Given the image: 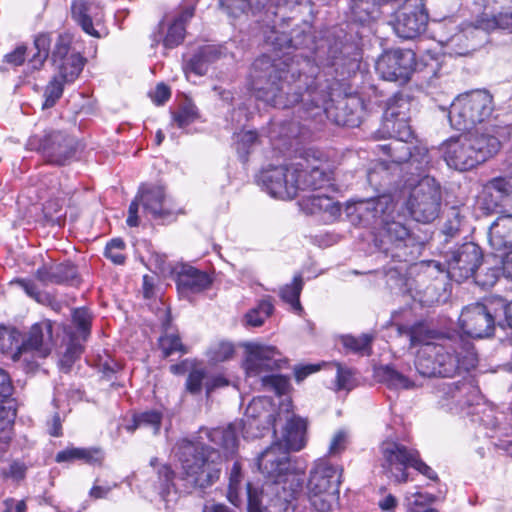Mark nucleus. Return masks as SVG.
I'll list each match as a JSON object with an SVG mask.
<instances>
[{
  "mask_svg": "<svg viewBox=\"0 0 512 512\" xmlns=\"http://www.w3.org/2000/svg\"><path fill=\"white\" fill-rule=\"evenodd\" d=\"M313 19L293 22L289 33L275 27L265 32V52L254 60L250 82L276 106L297 102L303 89L343 62L344 54L362 51V35L352 24L339 23L316 35Z\"/></svg>",
  "mask_w": 512,
  "mask_h": 512,
  "instance_id": "obj_1",
  "label": "nucleus"
},
{
  "mask_svg": "<svg viewBox=\"0 0 512 512\" xmlns=\"http://www.w3.org/2000/svg\"><path fill=\"white\" fill-rule=\"evenodd\" d=\"M352 54H344L343 62L303 89L307 95L301 109L305 119L322 121L325 116L338 126L350 128L361 124L366 105L352 80L359 71L362 51L354 56Z\"/></svg>",
  "mask_w": 512,
  "mask_h": 512,
  "instance_id": "obj_2",
  "label": "nucleus"
},
{
  "mask_svg": "<svg viewBox=\"0 0 512 512\" xmlns=\"http://www.w3.org/2000/svg\"><path fill=\"white\" fill-rule=\"evenodd\" d=\"M477 364L474 344L457 331L448 332L437 343H425L415 358L417 372L427 378H451L473 370Z\"/></svg>",
  "mask_w": 512,
  "mask_h": 512,
  "instance_id": "obj_3",
  "label": "nucleus"
},
{
  "mask_svg": "<svg viewBox=\"0 0 512 512\" xmlns=\"http://www.w3.org/2000/svg\"><path fill=\"white\" fill-rule=\"evenodd\" d=\"M256 181L270 196L291 200L299 191L322 188L329 176L320 165H310L307 159H302L289 166L270 165L260 171Z\"/></svg>",
  "mask_w": 512,
  "mask_h": 512,
  "instance_id": "obj_4",
  "label": "nucleus"
},
{
  "mask_svg": "<svg viewBox=\"0 0 512 512\" xmlns=\"http://www.w3.org/2000/svg\"><path fill=\"white\" fill-rule=\"evenodd\" d=\"M375 247L384 257L392 262L384 266V272L391 277L400 276L407 265L415 262L421 254L423 241L416 236L402 221L396 220L394 214L379 227L374 238Z\"/></svg>",
  "mask_w": 512,
  "mask_h": 512,
  "instance_id": "obj_5",
  "label": "nucleus"
},
{
  "mask_svg": "<svg viewBox=\"0 0 512 512\" xmlns=\"http://www.w3.org/2000/svg\"><path fill=\"white\" fill-rule=\"evenodd\" d=\"M262 450L257 457L259 470L273 480L269 489L276 495L278 511L287 510L290 502L295 499L303 486V480L294 473L290 460L291 450Z\"/></svg>",
  "mask_w": 512,
  "mask_h": 512,
  "instance_id": "obj_6",
  "label": "nucleus"
},
{
  "mask_svg": "<svg viewBox=\"0 0 512 512\" xmlns=\"http://www.w3.org/2000/svg\"><path fill=\"white\" fill-rule=\"evenodd\" d=\"M340 450H329V458H320L310 470L307 483L309 500L318 512H330L339 500L343 468L330 461Z\"/></svg>",
  "mask_w": 512,
  "mask_h": 512,
  "instance_id": "obj_7",
  "label": "nucleus"
},
{
  "mask_svg": "<svg viewBox=\"0 0 512 512\" xmlns=\"http://www.w3.org/2000/svg\"><path fill=\"white\" fill-rule=\"evenodd\" d=\"M494 108L493 96L488 90L465 92L451 103L448 110L449 122L455 130L470 131L488 120Z\"/></svg>",
  "mask_w": 512,
  "mask_h": 512,
  "instance_id": "obj_8",
  "label": "nucleus"
},
{
  "mask_svg": "<svg viewBox=\"0 0 512 512\" xmlns=\"http://www.w3.org/2000/svg\"><path fill=\"white\" fill-rule=\"evenodd\" d=\"M175 458L194 487L204 490L220 477L222 457L219 450H176Z\"/></svg>",
  "mask_w": 512,
  "mask_h": 512,
  "instance_id": "obj_9",
  "label": "nucleus"
},
{
  "mask_svg": "<svg viewBox=\"0 0 512 512\" xmlns=\"http://www.w3.org/2000/svg\"><path fill=\"white\" fill-rule=\"evenodd\" d=\"M438 403L447 411L470 415L473 423L484 424L485 426H495V419L491 418L485 421L479 417L481 407L474 401L478 398V390L470 381L465 379L451 383H442L435 390Z\"/></svg>",
  "mask_w": 512,
  "mask_h": 512,
  "instance_id": "obj_10",
  "label": "nucleus"
},
{
  "mask_svg": "<svg viewBox=\"0 0 512 512\" xmlns=\"http://www.w3.org/2000/svg\"><path fill=\"white\" fill-rule=\"evenodd\" d=\"M27 147L40 154L46 163L65 166L76 156L78 142L69 133L57 129H45L29 137Z\"/></svg>",
  "mask_w": 512,
  "mask_h": 512,
  "instance_id": "obj_11",
  "label": "nucleus"
},
{
  "mask_svg": "<svg viewBox=\"0 0 512 512\" xmlns=\"http://www.w3.org/2000/svg\"><path fill=\"white\" fill-rule=\"evenodd\" d=\"M410 188L407 202L412 218L417 222L430 223L434 221L441 207V188L432 177H424Z\"/></svg>",
  "mask_w": 512,
  "mask_h": 512,
  "instance_id": "obj_12",
  "label": "nucleus"
},
{
  "mask_svg": "<svg viewBox=\"0 0 512 512\" xmlns=\"http://www.w3.org/2000/svg\"><path fill=\"white\" fill-rule=\"evenodd\" d=\"M500 322L498 302H476L463 308L459 317L460 328L466 336L475 339L491 338Z\"/></svg>",
  "mask_w": 512,
  "mask_h": 512,
  "instance_id": "obj_13",
  "label": "nucleus"
},
{
  "mask_svg": "<svg viewBox=\"0 0 512 512\" xmlns=\"http://www.w3.org/2000/svg\"><path fill=\"white\" fill-rule=\"evenodd\" d=\"M395 208L396 204L391 195H376L348 204L346 213L353 225L375 228L380 227L388 217H392Z\"/></svg>",
  "mask_w": 512,
  "mask_h": 512,
  "instance_id": "obj_14",
  "label": "nucleus"
},
{
  "mask_svg": "<svg viewBox=\"0 0 512 512\" xmlns=\"http://www.w3.org/2000/svg\"><path fill=\"white\" fill-rule=\"evenodd\" d=\"M410 102L403 93H395L386 102L380 128L377 134L381 138L409 140L413 131L409 125Z\"/></svg>",
  "mask_w": 512,
  "mask_h": 512,
  "instance_id": "obj_15",
  "label": "nucleus"
},
{
  "mask_svg": "<svg viewBox=\"0 0 512 512\" xmlns=\"http://www.w3.org/2000/svg\"><path fill=\"white\" fill-rule=\"evenodd\" d=\"M416 53L411 49H390L384 51L377 59V74L386 81L406 84L416 71Z\"/></svg>",
  "mask_w": 512,
  "mask_h": 512,
  "instance_id": "obj_16",
  "label": "nucleus"
},
{
  "mask_svg": "<svg viewBox=\"0 0 512 512\" xmlns=\"http://www.w3.org/2000/svg\"><path fill=\"white\" fill-rule=\"evenodd\" d=\"M448 277L462 283L471 278L483 263V252L474 242H464L456 245L445 254Z\"/></svg>",
  "mask_w": 512,
  "mask_h": 512,
  "instance_id": "obj_17",
  "label": "nucleus"
},
{
  "mask_svg": "<svg viewBox=\"0 0 512 512\" xmlns=\"http://www.w3.org/2000/svg\"><path fill=\"white\" fill-rule=\"evenodd\" d=\"M429 13L424 0H405L395 12L392 21L396 35L402 39H415L426 31Z\"/></svg>",
  "mask_w": 512,
  "mask_h": 512,
  "instance_id": "obj_18",
  "label": "nucleus"
},
{
  "mask_svg": "<svg viewBox=\"0 0 512 512\" xmlns=\"http://www.w3.org/2000/svg\"><path fill=\"white\" fill-rule=\"evenodd\" d=\"M138 196L144 213L159 224H168L176 220L181 213L166 196L165 188L159 185L143 186Z\"/></svg>",
  "mask_w": 512,
  "mask_h": 512,
  "instance_id": "obj_19",
  "label": "nucleus"
},
{
  "mask_svg": "<svg viewBox=\"0 0 512 512\" xmlns=\"http://www.w3.org/2000/svg\"><path fill=\"white\" fill-rule=\"evenodd\" d=\"M245 359L243 368L249 377H255L262 372L279 370L287 364L275 346L248 342L244 344Z\"/></svg>",
  "mask_w": 512,
  "mask_h": 512,
  "instance_id": "obj_20",
  "label": "nucleus"
},
{
  "mask_svg": "<svg viewBox=\"0 0 512 512\" xmlns=\"http://www.w3.org/2000/svg\"><path fill=\"white\" fill-rule=\"evenodd\" d=\"M245 423L243 420L234 421L225 427L208 429L201 427L196 436L187 440L193 448H212L208 443L218 448H238L240 435L245 439Z\"/></svg>",
  "mask_w": 512,
  "mask_h": 512,
  "instance_id": "obj_21",
  "label": "nucleus"
},
{
  "mask_svg": "<svg viewBox=\"0 0 512 512\" xmlns=\"http://www.w3.org/2000/svg\"><path fill=\"white\" fill-rule=\"evenodd\" d=\"M51 33L43 32L34 37V48L36 52L32 55L29 62L32 68L39 70L47 59H50L53 65L66 60L71 50V38L67 34H59L51 50Z\"/></svg>",
  "mask_w": 512,
  "mask_h": 512,
  "instance_id": "obj_22",
  "label": "nucleus"
},
{
  "mask_svg": "<svg viewBox=\"0 0 512 512\" xmlns=\"http://www.w3.org/2000/svg\"><path fill=\"white\" fill-rule=\"evenodd\" d=\"M511 203V176H498L487 181L479 198V208L483 214L502 213Z\"/></svg>",
  "mask_w": 512,
  "mask_h": 512,
  "instance_id": "obj_23",
  "label": "nucleus"
},
{
  "mask_svg": "<svg viewBox=\"0 0 512 512\" xmlns=\"http://www.w3.org/2000/svg\"><path fill=\"white\" fill-rule=\"evenodd\" d=\"M266 17L272 16L271 28L291 25L303 19L314 18V3L311 0H276L266 7Z\"/></svg>",
  "mask_w": 512,
  "mask_h": 512,
  "instance_id": "obj_24",
  "label": "nucleus"
},
{
  "mask_svg": "<svg viewBox=\"0 0 512 512\" xmlns=\"http://www.w3.org/2000/svg\"><path fill=\"white\" fill-rule=\"evenodd\" d=\"M367 181L377 195H391L406 188L405 176L401 166L390 165L386 162L375 164L367 171Z\"/></svg>",
  "mask_w": 512,
  "mask_h": 512,
  "instance_id": "obj_25",
  "label": "nucleus"
},
{
  "mask_svg": "<svg viewBox=\"0 0 512 512\" xmlns=\"http://www.w3.org/2000/svg\"><path fill=\"white\" fill-rule=\"evenodd\" d=\"M71 19L81 30L94 38H101L100 32L95 28L103 18L102 8L94 0H73L70 8Z\"/></svg>",
  "mask_w": 512,
  "mask_h": 512,
  "instance_id": "obj_26",
  "label": "nucleus"
},
{
  "mask_svg": "<svg viewBox=\"0 0 512 512\" xmlns=\"http://www.w3.org/2000/svg\"><path fill=\"white\" fill-rule=\"evenodd\" d=\"M174 280L182 296L202 293L210 289L214 281L209 273L189 264H182L175 271Z\"/></svg>",
  "mask_w": 512,
  "mask_h": 512,
  "instance_id": "obj_27",
  "label": "nucleus"
},
{
  "mask_svg": "<svg viewBox=\"0 0 512 512\" xmlns=\"http://www.w3.org/2000/svg\"><path fill=\"white\" fill-rule=\"evenodd\" d=\"M35 276L44 285L56 284L78 287L82 282L78 267L71 261L42 265L36 270Z\"/></svg>",
  "mask_w": 512,
  "mask_h": 512,
  "instance_id": "obj_28",
  "label": "nucleus"
},
{
  "mask_svg": "<svg viewBox=\"0 0 512 512\" xmlns=\"http://www.w3.org/2000/svg\"><path fill=\"white\" fill-rule=\"evenodd\" d=\"M257 92H258L259 98H262L263 100L270 103L272 106H274L276 108L288 109V108L293 107L294 105L298 104L299 102H302V104L297 108V112H296L297 113L296 117L299 120H296L295 118H293L290 120L282 121L280 123L279 135L281 137L287 139L289 141L290 145H292V140H295L296 143L298 144L303 139L306 138V135L310 131L308 122L309 121H317L318 119H314V118L305 119L304 118L305 114L301 111V109L303 108V106L305 105V102L307 100V95L305 94V92L302 93L301 98L297 102H295L287 107L276 106V105H274V103H272V101L266 99L263 92H261V91H257Z\"/></svg>",
  "mask_w": 512,
  "mask_h": 512,
  "instance_id": "obj_29",
  "label": "nucleus"
},
{
  "mask_svg": "<svg viewBox=\"0 0 512 512\" xmlns=\"http://www.w3.org/2000/svg\"><path fill=\"white\" fill-rule=\"evenodd\" d=\"M444 158L449 167L459 171H468L481 164L466 136L451 140L445 149Z\"/></svg>",
  "mask_w": 512,
  "mask_h": 512,
  "instance_id": "obj_30",
  "label": "nucleus"
},
{
  "mask_svg": "<svg viewBox=\"0 0 512 512\" xmlns=\"http://www.w3.org/2000/svg\"><path fill=\"white\" fill-rule=\"evenodd\" d=\"M415 450H383L381 467L385 475L397 484L408 482L407 469L412 468Z\"/></svg>",
  "mask_w": 512,
  "mask_h": 512,
  "instance_id": "obj_31",
  "label": "nucleus"
},
{
  "mask_svg": "<svg viewBox=\"0 0 512 512\" xmlns=\"http://www.w3.org/2000/svg\"><path fill=\"white\" fill-rule=\"evenodd\" d=\"M411 152V157L404 166H401V172L405 176L404 183L407 186H413L422 178L429 177L427 173L431 166V157L426 146L413 144Z\"/></svg>",
  "mask_w": 512,
  "mask_h": 512,
  "instance_id": "obj_32",
  "label": "nucleus"
},
{
  "mask_svg": "<svg viewBox=\"0 0 512 512\" xmlns=\"http://www.w3.org/2000/svg\"><path fill=\"white\" fill-rule=\"evenodd\" d=\"M386 5L383 0H350V21L359 31L357 25L365 26L378 20L383 14Z\"/></svg>",
  "mask_w": 512,
  "mask_h": 512,
  "instance_id": "obj_33",
  "label": "nucleus"
},
{
  "mask_svg": "<svg viewBox=\"0 0 512 512\" xmlns=\"http://www.w3.org/2000/svg\"><path fill=\"white\" fill-rule=\"evenodd\" d=\"M488 242L496 251L512 249V214L500 215L490 224Z\"/></svg>",
  "mask_w": 512,
  "mask_h": 512,
  "instance_id": "obj_34",
  "label": "nucleus"
},
{
  "mask_svg": "<svg viewBox=\"0 0 512 512\" xmlns=\"http://www.w3.org/2000/svg\"><path fill=\"white\" fill-rule=\"evenodd\" d=\"M53 336V323L50 320H45L41 323L34 324L27 338L23 341V347L27 350H35L43 356L50 353V347L47 342L52 340Z\"/></svg>",
  "mask_w": 512,
  "mask_h": 512,
  "instance_id": "obj_35",
  "label": "nucleus"
},
{
  "mask_svg": "<svg viewBox=\"0 0 512 512\" xmlns=\"http://www.w3.org/2000/svg\"><path fill=\"white\" fill-rule=\"evenodd\" d=\"M165 29L166 25L164 20H161L158 23L156 30L150 35L152 48L156 47L160 43H162L166 49H173L182 44L186 34L185 26L172 21L168 25L167 31L164 34Z\"/></svg>",
  "mask_w": 512,
  "mask_h": 512,
  "instance_id": "obj_36",
  "label": "nucleus"
},
{
  "mask_svg": "<svg viewBox=\"0 0 512 512\" xmlns=\"http://www.w3.org/2000/svg\"><path fill=\"white\" fill-rule=\"evenodd\" d=\"M260 145V137L256 130H241L232 136V147L239 161L246 165L249 155Z\"/></svg>",
  "mask_w": 512,
  "mask_h": 512,
  "instance_id": "obj_37",
  "label": "nucleus"
},
{
  "mask_svg": "<svg viewBox=\"0 0 512 512\" xmlns=\"http://www.w3.org/2000/svg\"><path fill=\"white\" fill-rule=\"evenodd\" d=\"M465 136L471 146H473L474 151L477 152V156H479L481 163H484L486 160L493 157L500 150L501 142L494 135L476 133Z\"/></svg>",
  "mask_w": 512,
  "mask_h": 512,
  "instance_id": "obj_38",
  "label": "nucleus"
},
{
  "mask_svg": "<svg viewBox=\"0 0 512 512\" xmlns=\"http://www.w3.org/2000/svg\"><path fill=\"white\" fill-rule=\"evenodd\" d=\"M284 448H304L307 444V422L299 417L290 419L284 432Z\"/></svg>",
  "mask_w": 512,
  "mask_h": 512,
  "instance_id": "obj_39",
  "label": "nucleus"
},
{
  "mask_svg": "<svg viewBox=\"0 0 512 512\" xmlns=\"http://www.w3.org/2000/svg\"><path fill=\"white\" fill-rule=\"evenodd\" d=\"M375 378L390 389H409L413 382L391 365H381L374 370Z\"/></svg>",
  "mask_w": 512,
  "mask_h": 512,
  "instance_id": "obj_40",
  "label": "nucleus"
},
{
  "mask_svg": "<svg viewBox=\"0 0 512 512\" xmlns=\"http://www.w3.org/2000/svg\"><path fill=\"white\" fill-rule=\"evenodd\" d=\"M162 419V412L156 409L134 413L130 422L126 425V430L134 432L138 428L144 427L152 429L154 434H156L161 428Z\"/></svg>",
  "mask_w": 512,
  "mask_h": 512,
  "instance_id": "obj_41",
  "label": "nucleus"
},
{
  "mask_svg": "<svg viewBox=\"0 0 512 512\" xmlns=\"http://www.w3.org/2000/svg\"><path fill=\"white\" fill-rule=\"evenodd\" d=\"M92 315L86 307L75 308L72 312V326L65 329L66 335L74 334L88 340L91 334Z\"/></svg>",
  "mask_w": 512,
  "mask_h": 512,
  "instance_id": "obj_42",
  "label": "nucleus"
},
{
  "mask_svg": "<svg viewBox=\"0 0 512 512\" xmlns=\"http://www.w3.org/2000/svg\"><path fill=\"white\" fill-rule=\"evenodd\" d=\"M246 511L247 512H272L270 506L275 507L277 498L271 500V503H264L265 492L257 484L247 481L245 484ZM278 509V506H276Z\"/></svg>",
  "mask_w": 512,
  "mask_h": 512,
  "instance_id": "obj_43",
  "label": "nucleus"
},
{
  "mask_svg": "<svg viewBox=\"0 0 512 512\" xmlns=\"http://www.w3.org/2000/svg\"><path fill=\"white\" fill-rule=\"evenodd\" d=\"M86 58L80 53H71L70 56L57 65H55L59 72V78L65 83L74 82L82 72Z\"/></svg>",
  "mask_w": 512,
  "mask_h": 512,
  "instance_id": "obj_44",
  "label": "nucleus"
},
{
  "mask_svg": "<svg viewBox=\"0 0 512 512\" xmlns=\"http://www.w3.org/2000/svg\"><path fill=\"white\" fill-rule=\"evenodd\" d=\"M304 281L301 275L293 277L291 284H286L280 288L279 296L285 303L291 305L294 312L301 315L304 309L300 303V295L303 290Z\"/></svg>",
  "mask_w": 512,
  "mask_h": 512,
  "instance_id": "obj_45",
  "label": "nucleus"
},
{
  "mask_svg": "<svg viewBox=\"0 0 512 512\" xmlns=\"http://www.w3.org/2000/svg\"><path fill=\"white\" fill-rule=\"evenodd\" d=\"M413 144L408 140H392L390 143L381 145L380 148L390 159V165L404 166L411 157Z\"/></svg>",
  "mask_w": 512,
  "mask_h": 512,
  "instance_id": "obj_46",
  "label": "nucleus"
},
{
  "mask_svg": "<svg viewBox=\"0 0 512 512\" xmlns=\"http://www.w3.org/2000/svg\"><path fill=\"white\" fill-rule=\"evenodd\" d=\"M56 462H74L81 460L86 464L100 466L103 455L101 450H61L55 458Z\"/></svg>",
  "mask_w": 512,
  "mask_h": 512,
  "instance_id": "obj_47",
  "label": "nucleus"
},
{
  "mask_svg": "<svg viewBox=\"0 0 512 512\" xmlns=\"http://www.w3.org/2000/svg\"><path fill=\"white\" fill-rule=\"evenodd\" d=\"M14 400L8 399L0 403V442L8 444L12 437V430L16 418Z\"/></svg>",
  "mask_w": 512,
  "mask_h": 512,
  "instance_id": "obj_48",
  "label": "nucleus"
},
{
  "mask_svg": "<svg viewBox=\"0 0 512 512\" xmlns=\"http://www.w3.org/2000/svg\"><path fill=\"white\" fill-rule=\"evenodd\" d=\"M410 342L413 346L424 345L425 343H437L440 337L448 336L447 333H443L437 330L429 329L428 326L423 322H418L412 325L409 329Z\"/></svg>",
  "mask_w": 512,
  "mask_h": 512,
  "instance_id": "obj_49",
  "label": "nucleus"
},
{
  "mask_svg": "<svg viewBox=\"0 0 512 512\" xmlns=\"http://www.w3.org/2000/svg\"><path fill=\"white\" fill-rule=\"evenodd\" d=\"M274 311L272 298L267 296L260 300L257 307L250 309L244 315V321L247 326L260 327L264 324L265 320L269 318Z\"/></svg>",
  "mask_w": 512,
  "mask_h": 512,
  "instance_id": "obj_50",
  "label": "nucleus"
},
{
  "mask_svg": "<svg viewBox=\"0 0 512 512\" xmlns=\"http://www.w3.org/2000/svg\"><path fill=\"white\" fill-rule=\"evenodd\" d=\"M242 468L241 464L238 461L233 463V466L229 475V483L227 489V499L228 501L234 505L235 507H241L244 504V501L241 497L242 492Z\"/></svg>",
  "mask_w": 512,
  "mask_h": 512,
  "instance_id": "obj_51",
  "label": "nucleus"
},
{
  "mask_svg": "<svg viewBox=\"0 0 512 512\" xmlns=\"http://www.w3.org/2000/svg\"><path fill=\"white\" fill-rule=\"evenodd\" d=\"M33 466V462L27 457L11 459L7 467L0 470L3 479H11L13 482L19 484L26 478L27 471Z\"/></svg>",
  "mask_w": 512,
  "mask_h": 512,
  "instance_id": "obj_52",
  "label": "nucleus"
},
{
  "mask_svg": "<svg viewBox=\"0 0 512 512\" xmlns=\"http://www.w3.org/2000/svg\"><path fill=\"white\" fill-rule=\"evenodd\" d=\"M373 340L374 335L369 333H363L359 337L353 335H343L341 337V343L345 349L354 354L363 356H370L372 354Z\"/></svg>",
  "mask_w": 512,
  "mask_h": 512,
  "instance_id": "obj_53",
  "label": "nucleus"
},
{
  "mask_svg": "<svg viewBox=\"0 0 512 512\" xmlns=\"http://www.w3.org/2000/svg\"><path fill=\"white\" fill-rule=\"evenodd\" d=\"M158 346L164 359L170 357L175 352H180L182 355L189 353V348L182 343L177 333L162 334L158 338Z\"/></svg>",
  "mask_w": 512,
  "mask_h": 512,
  "instance_id": "obj_54",
  "label": "nucleus"
},
{
  "mask_svg": "<svg viewBox=\"0 0 512 512\" xmlns=\"http://www.w3.org/2000/svg\"><path fill=\"white\" fill-rule=\"evenodd\" d=\"M172 117L179 128H185L194 123L200 115L196 105L187 100L178 107L176 112L172 113Z\"/></svg>",
  "mask_w": 512,
  "mask_h": 512,
  "instance_id": "obj_55",
  "label": "nucleus"
},
{
  "mask_svg": "<svg viewBox=\"0 0 512 512\" xmlns=\"http://www.w3.org/2000/svg\"><path fill=\"white\" fill-rule=\"evenodd\" d=\"M262 385L273 390L278 396H287L292 388L290 378L282 374H270L261 378Z\"/></svg>",
  "mask_w": 512,
  "mask_h": 512,
  "instance_id": "obj_56",
  "label": "nucleus"
},
{
  "mask_svg": "<svg viewBox=\"0 0 512 512\" xmlns=\"http://www.w3.org/2000/svg\"><path fill=\"white\" fill-rule=\"evenodd\" d=\"M235 353V347L233 343L225 340H221L212 344L206 355L210 362L220 363L229 360Z\"/></svg>",
  "mask_w": 512,
  "mask_h": 512,
  "instance_id": "obj_57",
  "label": "nucleus"
},
{
  "mask_svg": "<svg viewBox=\"0 0 512 512\" xmlns=\"http://www.w3.org/2000/svg\"><path fill=\"white\" fill-rule=\"evenodd\" d=\"M501 275H503L501 266L494 265L485 267L480 271L476 270L472 277L478 286L483 289H489L497 283Z\"/></svg>",
  "mask_w": 512,
  "mask_h": 512,
  "instance_id": "obj_58",
  "label": "nucleus"
},
{
  "mask_svg": "<svg viewBox=\"0 0 512 512\" xmlns=\"http://www.w3.org/2000/svg\"><path fill=\"white\" fill-rule=\"evenodd\" d=\"M174 478L175 473L170 466L163 465L158 470V481L155 487L162 499L166 500L171 490L175 487Z\"/></svg>",
  "mask_w": 512,
  "mask_h": 512,
  "instance_id": "obj_59",
  "label": "nucleus"
},
{
  "mask_svg": "<svg viewBox=\"0 0 512 512\" xmlns=\"http://www.w3.org/2000/svg\"><path fill=\"white\" fill-rule=\"evenodd\" d=\"M64 83L59 77H54L44 90L45 100L42 104L43 109L52 108L62 97L64 91Z\"/></svg>",
  "mask_w": 512,
  "mask_h": 512,
  "instance_id": "obj_60",
  "label": "nucleus"
},
{
  "mask_svg": "<svg viewBox=\"0 0 512 512\" xmlns=\"http://www.w3.org/2000/svg\"><path fill=\"white\" fill-rule=\"evenodd\" d=\"M450 45L454 48L455 54L459 56L469 55L478 47V44L469 39L468 33L465 32L454 35L450 40Z\"/></svg>",
  "mask_w": 512,
  "mask_h": 512,
  "instance_id": "obj_61",
  "label": "nucleus"
},
{
  "mask_svg": "<svg viewBox=\"0 0 512 512\" xmlns=\"http://www.w3.org/2000/svg\"><path fill=\"white\" fill-rule=\"evenodd\" d=\"M464 221L465 217L461 214L460 209L457 207H451L443 227V233L447 237H454L459 233Z\"/></svg>",
  "mask_w": 512,
  "mask_h": 512,
  "instance_id": "obj_62",
  "label": "nucleus"
},
{
  "mask_svg": "<svg viewBox=\"0 0 512 512\" xmlns=\"http://www.w3.org/2000/svg\"><path fill=\"white\" fill-rule=\"evenodd\" d=\"M207 378L205 369H191L186 382L185 389L191 395H198L201 393L203 385L205 386L204 380Z\"/></svg>",
  "mask_w": 512,
  "mask_h": 512,
  "instance_id": "obj_63",
  "label": "nucleus"
},
{
  "mask_svg": "<svg viewBox=\"0 0 512 512\" xmlns=\"http://www.w3.org/2000/svg\"><path fill=\"white\" fill-rule=\"evenodd\" d=\"M124 248L125 242L122 238H113L106 244L104 255L114 264L122 265L126 260L125 255L122 253Z\"/></svg>",
  "mask_w": 512,
  "mask_h": 512,
  "instance_id": "obj_64",
  "label": "nucleus"
}]
</instances>
